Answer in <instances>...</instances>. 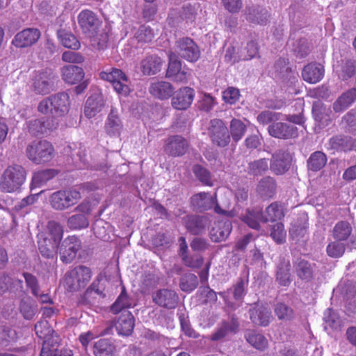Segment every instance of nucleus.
<instances>
[{"label": "nucleus", "mask_w": 356, "mask_h": 356, "mask_svg": "<svg viewBox=\"0 0 356 356\" xmlns=\"http://www.w3.org/2000/svg\"><path fill=\"white\" fill-rule=\"evenodd\" d=\"M291 159L287 150L277 149L272 154L270 169L277 175H283L290 168Z\"/></svg>", "instance_id": "obj_14"}, {"label": "nucleus", "mask_w": 356, "mask_h": 356, "mask_svg": "<svg viewBox=\"0 0 356 356\" xmlns=\"http://www.w3.org/2000/svg\"><path fill=\"white\" fill-rule=\"evenodd\" d=\"M246 131V126L240 120L234 118L229 124V134L235 143L238 142L244 136Z\"/></svg>", "instance_id": "obj_48"}, {"label": "nucleus", "mask_w": 356, "mask_h": 356, "mask_svg": "<svg viewBox=\"0 0 356 356\" xmlns=\"http://www.w3.org/2000/svg\"><path fill=\"white\" fill-rule=\"evenodd\" d=\"M323 76V66L318 63H309L305 66L302 72L303 79L309 83H316Z\"/></svg>", "instance_id": "obj_32"}, {"label": "nucleus", "mask_w": 356, "mask_h": 356, "mask_svg": "<svg viewBox=\"0 0 356 356\" xmlns=\"http://www.w3.org/2000/svg\"><path fill=\"white\" fill-rule=\"evenodd\" d=\"M40 35V31L38 29H26L15 35L12 44L17 48L31 47L37 42Z\"/></svg>", "instance_id": "obj_19"}, {"label": "nucleus", "mask_w": 356, "mask_h": 356, "mask_svg": "<svg viewBox=\"0 0 356 356\" xmlns=\"http://www.w3.org/2000/svg\"><path fill=\"white\" fill-rule=\"evenodd\" d=\"M241 54L243 60H251L258 54L257 44L254 41H250L246 47L241 50Z\"/></svg>", "instance_id": "obj_61"}, {"label": "nucleus", "mask_w": 356, "mask_h": 356, "mask_svg": "<svg viewBox=\"0 0 356 356\" xmlns=\"http://www.w3.org/2000/svg\"><path fill=\"white\" fill-rule=\"evenodd\" d=\"M324 319L327 325L332 329H338L341 326L342 320L338 314L331 309H329L325 314Z\"/></svg>", "instance_id": "obj_59"}, {"label": "nucleus", "mask_w": 356, "mask_h": 356, "mask_svg": "<svg viewBox=\"0 0 356 356\" xmlns=\"http://www.w3.org/2000/svg\"><path fill=\"white\" fill-rule=\"evenodd\" d=\"M238 322L234 315L231 316L230 321H223L211 335V340L218 341L225 338L229 333L235 334L238 330Z\"/></svg>", "instance_id": "obj_22"}, {"label": "nucleus", "mask_w": 356, "mask_h": 356, "mask_svg": "<svg viewBox=\"0 0 356 356\" xmlns=\"http://www.w3.org/2000/svg\"><path fill=\"white\" fill-rule=\"evenodd\" d=\"M152 300L161 307L172 309L179 302V296L174 290L161 289L152 293Z\"/></svg>", "instance_id": "obj_16"}, {"label": "nucleus", "mask_w": 356, "mask_h": 356, "mask_svg": "<svg viewBox=\"0 0 356 356\" xmlns=\"http://www.w3.org/2000/svg\"><path fill=\"white\" fill-rule=\"evenodd\" d=\"M280 115L281 114L280 113L270 111H264L257 115V120L259 124L265 125L271 122H275L280 120Z\"/></svg>", "instance_id": "obj_62"}, {"label": "nucleus", "mask_w": 356, "mask_h": 356, "mask_svg": "<svg viewBox=\"0 0 356 356\" xmlns=\"http://www.w3.org/2000/svg\"><path fill=\"white\" fill-rule=\"evenodd\" d=\"M149 92L153 97L164 100L172 97L175 92V88L168 81H157L151 83Z\"/></svg>", "instance_id": "obj_26"}, {"label": "nucleus", "mask_w": 356, "mask_h": 356, "mask_svg": "<svg viewBox=\"0 0 356 356\" xmlns=\"http://www.w3.org/2000/svg\"><path fill=\"white\" fill-rule=\"evenodd\" d=\"M59 39L63 46L72 49H78L80 47V42L72 33H63L59 35Z\"/></svg>", "instance_id": "obj_56"}, {"label": "nucleus", "mask_w": 356, "mask_h": 356, "mask_svg": "<svg viewBox=\"0 0 356 356\" xmlns=\"http://www.w3.org/2000/svg\"><path fill=\"white\" fill-rule=\"evenodd\" d=\"M115 352V346L106 339H99L93 345L92 353L95 356H113Z\"/></svg>", "instance_id": "obj_43"}, {"label": "nucleus", "mask_w": 356, "mask_h": 356, "mask_svg": "<svg viewBox=\"0 0 356 356\" xmlns=\"http://www.w3.org/2000/svg\"><path fill=\"white\" fill-rule=\"evenodd\" d=\"M168 59L165 76L175 82L186 83L191 76L190 70L186 67H181V60L172 51L169 52Z\"/></svg>", "instance_id": "obj_12"}, {"label": "nucleus", "mask_w": 356, "mask_h": 356, "mask_svg": "<svg viewBox=\"0 0 356 356\" xmlns=\"http://www.w3.org/2000/svg\"><path fill=\"white\" fill-rule=\"evenodd\" d=\"M122 129V123L120 119L118 113L114 109H111L108 115L106 124V132L110 136H119Z\"/></svg>", "instance_id": "obj_42"}, {"label": "nucleus", "mask_w": 356, "mask_h": 356, "mask_svg": "<svg viewBox=\"0 0 356 356\" xmlns=\"http://www.w3.org/2000/svg\"><path fill=\"white\" fill-rule=\"evenodd\" d=\"M245 19L252 24L264 25L268 21V10L259 6L246 7L245 10Z\"/></svg>", "instance_id": "obj_28"}, {"label": "nucleus", "mask_w": 356, "mask_h": 356, "mask_svg": "<svg viewBox=\"0 0 356 356\" xmlns=\"http://www.w3.org/2000/svg\"><path fill=\"white\" fill-rule=\"evenodd\" d=\"M241 220L252 229H259L260 222H264V216L259 210H247Z\"/></svg>", "instance_id": "obj_45"}, {"label": "nucleus", "mask_w": 356, "mask_h": 356, "mask_svg": "<svg viewBox=\"0 0 356 356\" xmlns=\"http://www.w3.org/2000/svg\"><path fill=\"white\" fill-rule=\"evenodd\" d=\"M78 24L82 33L90 38H95L102 26V20L93 11L85 9L77 16Z\"/></svg>", "instance_id": "obj_6"}, {"label": "nucleus", "mask_w": 356, "mask_h": 356, "mask_svg": "<svg viewBox=\"0 0 356 356\" xmlns=\"http://www.w3.org/2000/svg\"><path fill=\"white\" fill-rule=\"evenodd\" d=\"M252 322L257 325L266 327L273 318L270 309L264 305H256L249 310Z\"/></svg>", "instance_id": "obj_23"}, {"label": "nucleus", "mask_w": 356, "mask_h": 356, "mask_svg": "<svg viewBox=\"0 0 356 356\" xmlns=\"http://www.w3.org/2000/svg\"><path fill=\"white\" fill-rule=\"evenodd\" d=\"M26 157L35 164L50 161L54 157V148L47 140H33L26 148Z\"/></svg>", "instance_id": "obj_3"}, {"label": "nucleus", "mask_w": 356, "mask_h": 356, "mask_svg": "<svg viewBox=\"0 0 356 356\" xmlns=\"http://www.w3.org/2000/svg\"><path fill=\"white\" fill-rule=\"evenodd\" d=\"M94 204L88 198L83 200L74 209L75 214L70 216L67 220V227L72 230L86 229L89 226L88 217L94 209Z\"/></svg>", "instance_id": "obj_5"}, {"label": "nucleus", "mask_w": 356, "mask_h": 356, "mask_svg": "<svg viewBox=\"0 0 356 356\" xmlns=\"http://www.w3.org/2000/svg\"><path fill=\"white\" fill-rule=\"evenodd\" d=\"M198 284V280L196 275L192 273L184 275L179 282V286L183 291L191 292L195 290Z\"/></svg>", "instance_id": "obj_50"}, {"label": "nucleus", "mask_w": 356, "mask_h": 356, "mask_svg": "<svg viewBox=\"0 0 356 356\" xmlns=\"http://www.w3.org/2000/svg\"><path fill=\"white\" fill-rule=\"evenodd\" d=\"M294 271L302 280L309 281L313 277L314 265L308 261L298 258L293 263Z\"/></svg>", "instance_id": "obj_38"}, {"label": "nucleus", "mask_w": 356, "mask_h": 356, "mask_svg": "<svg viewBox=\"0 0 356 356\" xmlns=\"http://www.w3.org/2000/svg\"><path fill=\"white\" fill-rule=\"evenodd\" d=\"M291 264L288 257H280L276 266V281L280 285L286 286L291 282Z\"/></svg>", "instance_id": "obj_25"}, {"label": "nucleus", "mask_w": 356, "mask_h": 356, "mask_svg": "<svg viewBox=\"0 0 356 356\" xmlns=\"http://www.w3.org/2000/svg\"><path fill=\"white\" fill-rule=\"evenodd\" d=\"M92 272L90 268L85 266H78L66 272L64 279V287L68 291H76L85 288L90 282Z\"/></svg>", "instance_id": "obj_1"}, {"label": "nucleus", "mask_w": 356, "mask_h": 356, "mask_svg": "<svg viewBox=\"0 0 356 356\" xmlns=\"http://www.w3.org/2000/svg\"><path fill=\"white\" fill-rule=\"evenodd\" d=\"M355 145V140L350 137L345 136H337L331 138L327 143V149L333 151H350Z\"/></svg>", "instance_id": "obj_33"}, {"label": "nucleus", "mask_w": 356, "mask_h": 356, "mask_svg": "<svg viewBox=\"0 0 356 356\" xmlns=\"http://www.w3.org/2000/svg\"><path fill=\"white\" fill-rule=\"evenodd\" d=\"M293 51L297 57L305 58L310 51L309 45L306 39H300L294 45Z\"/></svg>", "instance_id": "obj_64"}, {"label": "nucleus", "mask_w": 356, "mask_h": 356, "mask_svg": "<svg viewBox=\"0 0 356 356\" xmlns=\"http://www.w3.org/2000/svg\"><path fill=\"white\" fill-rule=\"evenodd\" d=\"M345 250V244L337 240L330 242L326 248L327 255L332 258L341 257L344 254Z\"/></svg>", "instance_id": "obj_52"}, {"label": "nucleus", "mask_w": 356, "mask_h": 356, "mask_svg": "<svg viewBox=\"0 0 356 356\" xmlns=\"http://www.w3.org/2000/svg\"><path fill=\"white\" fill-rule=\"evenodd\" d=\"M186 228L193 234H200L208 225V219L204 216H186L183 219Z\"/></svg>", "instance_id": "obj_29"}, {"label": "nucleus", "mask_w": 356, "mask_h": 356, "mask_svg": "<svg viewBox=\"0 0 356 356\" xmlns=\"http://www.w3.org/2000/svg\"><path fill=\"white\" fill-rule=\"evenodd\" d=\"M56 174V171L53 169L38 171L33 177V184L40 186L54 178Z\"/></svg>", "instance_id": "obj_51"}, {"label": "nucleus", "mask_w": 356, "mask_h": 356, "mask_svg": "<svg viewBox=\"0 0 356 356\" xmlns=\"http://www.w3.org/2000/svg\"><path fill=\"white\" fill-rule=\"evenodd\" d=\"M135 325V321L132 314L124 310L118 318L115 323V327L120 335H130Z\"/></svg>", "instance_id": "obj_27"}, {"label": "nucleus", "mask_w": 356, "mask_h": 356, "mask_svg": "<svg viewBox=\"0 0 356 356\" xmlns=\"http://www.w3.org/2000/svg\"><path fill=\"white\" fill-rule=\"evenodd\" d=\"M275 180L270 177H266L259 182L257 191L264 198H271L276 193Z\"/></svg>", "instance_id": "obj_41"}, {"label": "nucleus", "mask_w": 356, "mask_h": 356, "mask_svg": "<svg viewBox=\"0 0 356 356\" xmlns=\"http://www.w3.org/2000/svg\"><path fill=\"white\" fill-rule=\"evenodd\" d=\"M191 204L195 211L200 212L213 208L214 211L220 215L229 216L232 213L227 210V207L222 209L215 198L208 193L202 192L194 195L191 197Z\"/></svg>", "instance_id": "obj_11"}, {"label": "nucleus", "mask_w": 356, "mask_h": 356, "mask_svg": "<svg viewBox=\"0 0 356 356\" xmlns=\"http://www.w3.org/2000/svg\"><path fill=\"white\" fill-rule=\"evenodd\" d=\"M81 199V193L75 188H65L54 192L49 203L56 211H65L76 205Z\"/></svg>", "instance_id": "obj_2"}, {"label": "nucleus", "mask_w": 356, "mask_h": 356, "mask_svg": "<svg viewBox=\"0 0 356 356\" xmlns=\"http://www.w3.org/2000/svg\"><path fill=\"white\" fill-rule=\"evenodd\" d=\"M81 247V241L76 236H72L66 238L59 248L61 261L65 264L71 263L75 259Z\"/></svg>", "instance_id": "obj_15"}, {"label": "nucleus", "mask_w": 356, "mask_h": 356, "mask_svg": "<svg viewBox=\"0 0 356 356\" xmlns=\"http://www.w3.org/2000/svg\"><path fill=\"white\" fill-rule=\"evenodd\" d=\"M245 338L252 347L259 350H264L268 347V339L262 334L254 330L248 331Z\"/></svg>", "instance_id": "obj_44"}, {"label": "nucleus", "mask_w": 356, "mask_h": 356, "mask_svg": "<svg viewBox=\"0 0 356 356\" xmlns=\"http://www.w3.org/2000/svg\"><path fill=\"white\" fill-rule=\"evenodd\" d=\"M269 134L280 139H289L298 136L297 127L286 122H274L268 128Z\"/></svg>", "instance_id": "obj_21"}, {"label": "nucleus", "mask_w": 356, "mask_h": 356, "mask_svg": "<svg viewBox=\"0 0 356 356\" xmlns=\"http://www.w3.org/2000/svg\"><path fill=\"white\" fill-rule=\"evenodd\" d=\"M135 38L139 43L149 42L154 38V33L150 27L141 26L135 33Z\"/></svg>", "instance_id": "obj_57"}, {"label": "nucleus", "mask_w": 356, "mask_h": 356, "mask_svg": "<svg viewBox=\"0 0 356 356\" xmlns=\"http://www.w3.org/2000/svg\"><path fill=\"white\" fill-rule=\"evenodd\" d=\"M327 160L325 154L321 151H316L309 157L307 168L311 171L317 172L325 165Z\"/></svg>", "instance_id": "obj_47"}, {"label": "nucleus", "mask_w": 356, "mask_h": 356, "mask_svg": "<svg viewBox=\"0 0 356 356\" xmlns=\"http://www.w3.org/2000/svg\"><path fill=\"white\" fill-rule=\"evenodd\" d=\"M38 111L42 114L51 115L54 117L53 119H55L54 118L56 117V111H54L53 106L51 95L43 99L39 103L38 106Z\"/></svg>", "instance_id": "obj_63"}, {"label": "nucleus", "mask_w": 356, "mask_h": 356, "mask_svg": "<svg viewBox=\"0 0 356 356\" xmlns=\"http://www.w3.org/2000/svg\"><path fill=\"white\" fill-rule=\"evenodd\" d=\"M232 228V223L229 220L216 222L210 232L211 239L216 243L225 240L229 235Z\"/></svg>", "instance_id": "obj_34"}, {"label": "nucleus", "mask_w": 356, "mask_h": 356, "mask_svg": "<svg viewBox=\"0 0 356 356\" xmlns=\"http://www.w3.org/2000/svg\"><path fill=\"white\" fill-rule=\"evenodd\" d=\"M55 75L51 70H39L31 79V88L37 95H47L54 90Z\"/></svg>", "instance_id": "obj_9"}, {"label": "nucleus", "mask_w": 356, "mask_h": 356, "mask_svg": "<svg viewBox=\"0 0 356 356\" xmlns=\"http://www.w3.org/2000/svg\"><path fill=\"white\" fill-rule=\"evenodd\" d=\"M48 239L60 243L63 237V229L60 225L55 221L48 222Z\"/></svg>", "instance_id": "obj_55"}, {"label": "nucleus", "mask_w": 356, "mask_h": 356, "mask_svg": "<svg viewBox=\"0 0 356 356\" xmlns=\"http://www.w3.org/2000/svg\"><path fill=\"white\" fill-rule=\"evenodd\" d=\"M268 169V160L267 159H259L248 163L247 172L250 175L257 177L265 174Z\"/></svg>", "instance_id": "obj_46"}, {"label": "nucleus", "mask_w": 356, "mask_h": 356, "mask_svg": "<svg viewBox=\"0 0 356 356\" xmlns=\"http://www.w3.org/2000/svg\"><path fill=\"white\" fill-rule=\"evenodd\" d=\"M99 77L102 80L111 83L118 94L124 97L129 94L131 89L129 79L121 70L112 68L109 71L102 72L99 73Z\"/></svg>", "instance_id": "obj_7"}, {"label": "nucleus", "mask_w": 356, "mask_h": 356, "mask_svg": "<svg viewBox=\"0 0 356 356\" xmlns=\"http://www.w3.org/2000/svg\"><path fill=\"white\" fill-rule=\"evenodd\" d=\"M352 226L347 221H339L332 229L333 238L339 241H347L350 249L356 248V236L352 234Z\"/></svg>", "instance_id": "obj_17"}, {"label": "nucleus", "mask_w": 356, "mask_h": 356, "mask_svg": "<svg viewBox=\"0 0 356 356\" xmlns=\"http://www.w3.org/2000/svg\"><path fill=\"white\" fill-rule=\"evenodd\" d=\"M356 101V88L343 92L333 103L332 107L335 113H342Z\"/></svg>", "instance_id": "obj_30"}, {"label": "nucleus", "mask_w": 356, "mask_h": 356, "mask_svg": "<svg viewBox=\"0 0 356 356\" xmlns=\"http://www.w3.org/2000/svg\"><path fill=\"white\" fill-rule=\"evenodd\" d=\"M162 60L156 55L146 56L140 62V69L145 75L155 74L161 70Z\"/></svg>", "instance_id": "obj_40"}, {"label": "nucleus", "mask_w": 356, "mask_h": 356, "mask_svg": "<svg viewBox=\"0 0 356 356\" xmlns=\"http://www.w3.org/2000/svg\"><path fill=\"white\" fill-rule=\"evenodd\" d=\"M58 243L48 239L47 236H40L38 239V249L42 257L48 259H56Z\"/></svg>", "instance_id": "obj_39"}, {"label": "nucleus", "mask_w": 356, "mask_h": 356, "mask_svg": "<svg viewBox=\"0 0 356 356\" xmlns=\"http://www.w3.org/2000/svg\"><path fill=\"white\" fill-rule=\"evenodd\" d=\"M270 236L277 243H283L286 240V236L284 225L282 222H277L273 225L270 228Z\"/></svg>", "instance_id": "obj_53"}, {"label": "nucleus", "mask_w": 356, "mask_h": 356, "mask_svg": "<svg viewBox=\"0 0 356 356\" xmlns=\"http://www.w3.org/2000/svg\"><path fill=\"white\" fill-rule=\"evenodd\" d=\"M176 56L191 62H196L200 57V50L194 40L188 37L178 39L175 44L174 51Z\"/></svg>", "instance_id": "obj_8"}, {"label": "nucleus", "mask_w": 356, "mask_h": 356, "mask_svg": "<svg viewBox=\"0 0 356 356\" xmlns=\"http://www.w3.org/2000/svg\"><path fill=\"white\" fill-rule=\"evenodd\" d=\"M58 122L56 119L49 118L31 120L28 122V130L33 136L47 134L57 129Z\"/></svg>", "instance_id": "obj_20"}, {"label": "nucleus", "mask_w": 356, "mask_h": 356, "mask_svg": "<svg viewBox=\"0 0 356 356\" xmlns=\"http://www.w3.org/2000/svg\"><path fill=\"white\" fill-rule=\"evenodd\" d=\"M266 214L264 222L279 220L284 216L282 206L276 202L270 204L266 209Z\"/></svg>", "instance_id": "obj_49"}, {"label": "nucleus", "mask_w": 356, "mask_h": 356, "mask_svg": "<svg viewBox=\"0 0 356 356\" xmlns=\"http://www.w3.org/2000/svg\"><path fill=\"white\" fill-rule=\"evenodd\" d=\"M26 171L19 165L8 166L4 171L0 181V188L6 193H13L17 191L24 183Z\"/></svg>", "instance_id": "obj_4"}, {"label": "nucleus", "mask_w": 356, "mask_h": 356, "mask_svg": "<svg viewBox=\"0 0 356 356\" xmlns=\"http://www.w3.org/2000/svg\"><path fill=\"white\" fill-rule=\"evenodd\" d=\"M275 314L280 320H291L293 318V309L284 303H277L274 309Z\"/></svg>", "instance_id": "obj_58"}, {"label": "nucleus", "mask_w": 356, "mask_h": 356, "mask_svg": "<svg viewBox=\"0 0 356 356\" xmlns=\"http://www.w3.org/2000/svg\"><path fill=\"white\" fill-rule=\"evenodd\" d=\"M193 171L195 177L206 186H212L211 175L209 170L200 165L193 166Z\"/></svg>", "instance_id": "obj_54"}, {"label": "nucleus", "mask_w": 356, "mask_h": 356, "mask_svg": "<svg viewBox=\"0 0 356 356\" xmlns=\"http://www.w3.org/2000/svg\"><path fill=\"white\" fill-rule=\"evenodd\" d=\"M343 297L347 300L356 295V283L352 281H346L341 283L339 286Z\"/></svg>", "instance_id": "obj_60"}, {"label": "nucleus", "mask_w": 356, "mask_h": 356, "mask_svg": "<svg viewBox=\"0 0 356 356\" xmlns=\"http://www.w3.org/2000/svg\"><path fill=\"white\" fill-rule=\"evenodd\" d=\"M51 100L56 111V116H63L68 113L70 102V96L67 92H62L53 95Z\"/></svg>", "instance_id": "obj_37"}, {"label": "nucleus", "mask_w": 356, "mask_h": 356, "mask_svg": "<svg viewBox=\"0 0 356 356\" xmlns=\"http://www.w3.org/2000/svg\"><path fill=\"white\" fill-rule=\"evenodd\" d=\"M104 106V100L101 93H95L89 97L86 102L84 114L88 118H92L99 113Z\"/></svg>", "instance_id": "obj_31"}, {"label": "nucleus", "mask_w": 356, "mask_h": 356, "mask_svg": "<svg viewBox=\"0 0 356 356\" xmlns=\"http://www.w3.org/2000/svg\"><path fill=\"white\" fill-rule=\"evenodd\" d=\"M134 306L135 304L134 303L133 299L128 296L125 288L123 286L120 294L111 305L110 311L113 314H118L120 313L122 314L124 310H127Z\"/></svg>", "instance_id": "obj_36"}, {"label": "nucleus", "mask_w": 356, "mask_h": 356, "mask_svg": "<svg viewBox=\"0 0 356 356\" xmlns=\"http://www.w3.org/2000/svg\"><path fill=\"white\" fill-rule=\"evenodd\" d=\"M245 286L244 280L240 279L232 288L218 294L223 298L227 307L235 309L242 302L245 295Z\"/></svg>", "instance_id": "obj_13"}, {"label": "nucleus", "mask_w": 356, "mask_h": 356, "mask_svg": "<svg viewBox=\"0 0 356 356\" xmlns=\"http://www.w3.org/2000/svg\"><path fill=\"white\" fill-rule=\"evenodd\" d=\"M63 80L68 84H76L84 77L83 70L76 65H65L61 69Z\"/></svg>", "instance_id": "obj_35"}, {"label": "nucleus", "mask_w": 356, "mask_h": 356, "mask_svg": "<svg viewBox=\"0 0 356 356\" xmlns=\"http://www.w3.org/2000/svg\"><path fill=\"white\" fill-rule=\"evenodd\" d=\"M171 105L176 110H186L192 104L195 97V90L190 87H183L174 92Z\"/></svg>", "instance_id": "obj_18"}, {"label": "nucleus", "mask_w": 356, "mask_h": 356, "mask_svg": "<svg viewBox=\"0 0 356 356\" xmlns=\"http://www.w3.org/2000/svg\"><path fill=\"white\" fill-rule=\"evenodd\" d=\"M188 143L185 138L180 136H172L166 140L164 150L172 156H179L186 153Z\"/></svg>", "instance_id": "obj_24"}, {"label": "nucleus", "mask_w": 356, "mask_h": 356, "mask_svg": "<svg viewBox=\"0 0 356 356\" xmlns=\"http://www.w3.org/2000/svg\"><path fill=\"white\" fill-rule=\"evenodd\" d=\"M208 135L214 145L225 147L230 143V134L225 123L220 119L210 120Z\"/></svg>", "instance_id": "obj_10"}]
</instances>
